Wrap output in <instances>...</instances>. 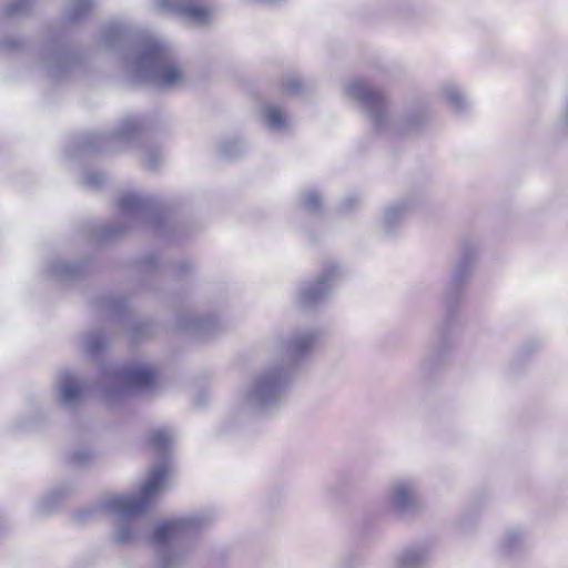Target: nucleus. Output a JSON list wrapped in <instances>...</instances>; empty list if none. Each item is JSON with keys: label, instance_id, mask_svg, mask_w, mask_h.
<instances>
[{"label": "nucleus", "instance_id": "obj_27", "mask_svg": "<svg viewBox=\"0 0 568 568\" xmlns=\"http://www.w3.org/2000/svg\"><path fill=\"white\" fill-rule=\"evenodd\" d=\"M105 347V341L101 331H93L88 333L82 341L83 351L91 355H98Z\"/></svg>", "mask_w": 568, "mask_h": 568}, {"label": "nucleus", "instance_id": "obj_41", "mask_svg": "<svg viewBox=\"0 0 568 568\" xmlns=\"http://www.w3.org/2000/svg\"><path fill=\"white\" fill-rule=\"evenodd\" d=\"M193 270V264L190 261H182L178 264L175 273L178 276L186 274Z\"/></svg>", "mask_w": 568, "mask_h": 568}, {"label": "nucleus", "instance_id": "obj_34", "mask_svg": "<svg viewBox=\"0 0 568 568\" xmlns=\"http://www.w3.org/2000/svg\"><path fill=\"white\" fill-rule=\"evenodd\" d=\"M108 138L101 134L91 133L85 136L83 149L87 151H98L102 149V142Z\"/></svg>", "mask_w": 568, "mask_h": 568}, {"label": "nucleus", "instance_id": "obj_31", "mask_svg": "<svg viewBox=\"0 0 568 568\" xmlns=\"http://www.w3.org/2000/svg\"><path fill=\"white\" fill-rule=\"evenodd\" d=\"M164 155L162 150L158 148H149L145 150L143 164L148 170H156L163 162Z\"/></svg>", "mask_w": 568, "mask_h": 568}, {"label": "nucleus", "instance_id": "obj_36", "mask_svg": "<svg viewBox=\"0 0 568 568\" xmlns=\"http://www.w3.org/2000/svg\"><path fill=\"white\" fill-rule=\"evenodd\" d=\"M150 333V325L146 323H136L131 327V338L139 341L141 337Z\"/></svg>", "mask_w": 568, "mask_h": 568}, {"label": "nucleus", "instance_id": "obj_12", "mask_svg": "<svg viewBox=\"0 0 568 568\" xmlns=\"http://www.w3.org/2000/svg\"><path fill=\"white\" fill-rule=\"evenodd\" d=\"M435 552L430 540H418L403 547L393 558L392 568H427Z\"/></svg>", "mask_w": 568, "mask_h": 568}, {"label": "nucleus", "instance_id": "obj_24", "mask_svg": "<svg viewBox=\"0 0 568 568\" xmlns=\"http://www.w3.org/2000/svg\"><path fill=\"white\" fill-rule=\"evenodd\" d=\"M470 258L466 255V258H459L456 265L453 267L449 277V284L464 287L470 277Z\"/></svg>", "mask_w": 568, "mask_h": 568}, {"label": "nucleus", "instance_id": "obj_7", "mask_svg": "<svg viewBox=\"0 0 568 568\" xmlns=\"http://www.w3.org/2000/svg\"><path fill=\"white\" fill-rule=\"evenodd\" d=\"M344 275L343 268L335 262L327 263L315 281L298 286L295 303L301 308H310L325 302Z\"/></svg>", "mask_w": 568, "mask_h": 568}, {"label": "nucleus", "instance_id": "obj_22", "mask_svg": "<svg viewBox=\"0 0 568 568\" xmlns=\"http://www.w3.org/2000/svg\"><path fill=\"white\" fill-rule=\"evenodd\" d=\"M464 296V287L447 283L442 293V304L449 315L457 312Z\"/></svg>", "mask_w": 568, "mask_h": 568}, {"label": "nucleus", "instance_id": "obj_18", "mask_svg": "<svg viewBox=\"0 0 568 568\" xmlns=\"http://www.w3.org/2000/svg\"><path fill=\"white\" fill-rule=\"evenodd\" d=\"M178 325L181 329L191 332L201 337H206L213 332L216 321L212 316L186 313L179 316Z\"/></svg>", "mask_w": 568, "mask_h": 568}, {"label": "nucleus", "instance_id": "obj_45", "mask_svg": "<svg viewBox=\"0 0 568 568\" xmlns=\"http://www.w3.org/2000/svg\"><path fill=\"white\" fill-rule=\"evenodd\" d=\"M447 351H448V348L446 346L434 345V346H432L430 355L432 356H437V355L443 356Z\"/></svg>", "mask_w": 568, "mask_h": 568}, {"label": "nucleus", "instance_id": "obj_5", "mask_svg": "<svg viewBox=\"0 0 568 568\" xmlns=\"http://www.w3.org/2000/svg\"><path fill=\"white\" fill-rule=\"evenodd\" d=\"M215 519V513L205 508L159 525L152 537L158 549V568H181L189 558V550L176 541L183 536L207 528Z\"/></svg>", "mask_w": 568, "mask_h": 568}, {"label": "nucleus", "instance_id": "obj_2", "mask_svg": "<svg viewBox=\"0 0 568 568\" xmlns=\"http://www.w3.org/2000/svg\"><path fill=\"white\" fill-rule=\"evenodd\" d=\"M170 473L169 462L162 459L151 468L138 494H114L101 499L100 510L112 519L111 544L132 547L149 539L152 524L145 513L165 488Z\"/></svg>", "mask_w": 568, "mask_h": 568}, {"label": "nucleus", "instance_id": "obj_39", "mask_svg": "<svg viewBox=\"0 0 568 568\" xmlns=\"http://www.w3.org/2000/svg\"><path fill=\"white\" fill-rule=\"evenodd\" d=\"M361 203H362V199L359 195L349 194L343 199L342 206H343V210H353V209L358 207Z\"/></svg>", "mask_w": 568, "mask_h": 568}, {"label": "nucleus", "instance_id": "obj_17", "mask_svg": "<svg viewBox=\"0 0 568 568\" xmlns=\"http://www.w3.org/2000/svg\"><path fill=\"white\" fill-rule=\"evenodd\" d=\"M437 91L440 98L457 112L465 111L469 106L467 94L455 80H445L438 85Z\"/></svg>", "mask_w": 568, "mask_h": 568}, {"label": "nucleus", "instance_id": "obj_3", "mask_svg": "<svg viewBox=\"0 0 568 568\" xmlns=\"http://www.w3.org/2000/svg\"><path fill=\"white\" fill-rule=\"evenodd\" d=\"M346 98L357 102L364 111L372 129L379 134H410L420 130L426 123V112L416 108L395 116L390 110L388 97L372 88L365 80L352 78L344 82Z\"/></svg>", "mask_w": 568, "mask_h": 568}, {"label": "nucleus", "instance_id": "obj_21", "mask_svg": "<svg viewBox=\"0 0 568 568\" xmlns=\"http://www.w3.org/2000/svg\"><path fill=\"white\" fill-rule=\"evenodd\" d=\"M48 272L54 280L68 282L74 280L81 273V268L78 264L57 261L48 266Z\"/></svg>", "mask_w": 568, "mask_h": 568}, {"label": "nucleus", "instance_id": "obj_8", "mask_svg": "<svg viewBox=\"0 0 568 568\" xmlns=\"http://www.w3.org/2000/svg\"><path fill=\"white\" fill-rule=\"evenodd\" d=\"M118 206L121 221L125 225L121 226H106L102 234L103 240H111L121 235L129 229L144 222L150 217V202L138 193L125 192L118 199Z\"/></svg>", "mask_w": 568, "mask_h": 568}, {"label": "nucleus", "instance_id": "obj_10", "mask_svg": "<svg viewBox=\"0 0 568 568\" xmlns=\"http://www.w3.org/2000/svg\"><path fill=\"white\" fill-rule=\"evenodd\" d=\"M161 11L173 12L191 27H205L215 17L213 7L203 6L196 0H154Z\"/></svg>", "mask_w": 568, "mask_h": 568}, {"label": "nucleus", "instance_id": "obj_38", "mask_svg": "<svg viewBox=\"0 0 568 568\" xmlns=\"http://www.w3.org/2000/svg\"><path fill=\"white\" fill-rule=\"evenodd\" d=\"M476 524V517L469 518L468 510H464L458 520V527L463 531H468Z\"/></svg>", "mask_w": 568, "mask_h": 568}, {"label": "nucleus", "instance_id": "obj_1", "mask_svg": "<svg viewBox=\"0 0 568 568\" xmlns=\"http://www.w3.org/2000/svg\"><path fill=\"white\" fill-rule=\"evenodd\" d=\"M316 332L313 328L294 331L273 343V359L257 369L243 387L235 409L243 417L267 416L284 404L293 369L311 353Z\"/></svg>", "mask_w": 568, "mask_h": 568}, {"label": "nucleus", "instance_id": "obj_37", "mask_svg": "<svg viewBox=\"0 0 568 568\" xmlns=\"http://www.w3.org/2000/svg\"><path fill=\"white\" fill-rule=\"evenodd\" d=\"M460 258H466V255L470 258V265L473 266L476 256L478 254V247L471 243H464L462 246Z\"/></svg>", "mask_w": 568, "mask_h": 568}, {"label": "nucleus", "instance_id": "obj_23", "mask_svg": "<svg viewBox=\"0 0 568 568\" xmlns=\"http://www.w3.org/2000/svg\"><path fill=\"white\" fill-rule=\"evenodd\" d=\"M140 123L135 119H125L123 120L114 133L110 136V139L128 143L132 141L139 133Z\"/></svg>", "mask_w": 568, "mask_h": 568}, {"label": "nucleus", "instance_id": "obj_11", "mask_svg": "<svg viewBox=\"0 0 568 568\" xmlns=\"http://www.w3.org/2000/svg\"><path fill=\"white\" fill-rule=\"evenodd\" d=\"M417 204L418 200L414 195H406L387 203L379 214L381 234L388 239L397 236Z\"/></svg>", "mask_w": 568, "mask_h": 568}, {"label": "nucleus", "instance_id": "obj_13", "mask_svg": "<svg viewBox=\"0 0 568 568\" xmlns=\"http://www.w3.org/2000/svg\"><path fill=\"white\" fill-rule=\"evenodd\" d=\"M529 531L526 527L515 525L506 528L497 540L496 549L500 557L513 558L521 554L528 542Z\"/></svg>", "mask_w": 568, "mask_h": 568}, {"label": "nucleus", "instance_id": "obj_28", "mask_svg": "<svg viewBox=\"0 0 568 568\" xmlns=\"http://www.w3.org/2000/svg\"><path fill=\"white\" fill-rule=\"evenodd\" d=\"M95 7V0H72L67 17L70 22H77Z\"/></svg>", "mask_w": 568, "mask_h": 568}, {"label": "nucleus", "instance_id": "obj_16", "mask_svg": "<svg viewBox=\"0 0 568 568\" xmlns=\"http://www.w3.org/2000/svg\"><path fill=\"white\" fill-rule=\"evenodd\" d=\"M73 55L62 48H50L42 60L43 68L51 78H60L70 68Z\"/></svg>", "mask_w": 568, "mask_h": 568}, {"label": "nucleus", "instance_id": "obj_43", "mask_svg": "<svg viewBox=\"0 0 568 568\" xmlns=\"http://www.w3.org/2000/svg\"><path fill=\"white\" fill-rule=\"evenodd\" d=\"M19 45V41L14 38L6 39L1 42L0 48L2 50H11Z\"/></svg>", "mask_w": 568, "mask_h": 568}, {"label": "nucleus", "instance_id": "obj_25", "mask_svg": "<svg viewBox=\"0 0 568 568\" xmlns=\"http://www.w3.org/2000/svg\"><path fill=\"white\" fill-rule=\"evenodd\" d=\"M69 491L70 488L67 485H60L52 488L38 501V510L42 513L51 510L59 500L68 495Z\"/></svg>", "mask_w": 568, "mask_h": 568}, {"label": "nucleus", "instance_id": "obj_29", "mask_svg": "<svg viewBox=\"0 0 568 568\" xmlns=\"http://www.w3.org/2000/svg\"><path fill=\"white\" fill-rule=\"evenodd\" d=\"M245 148L246 145L241 139L232 138L221 142L219 151L227 159H235L245 151Z\"/></svg>", "mask_w": 568, "mask_h": 568}, {"label": "nucleus", "instance_id": "obj_32", "mask_svg": "<svg viewBox=\"0 0 568 568\" xmlns=\"http://www.w3.org/2000/svg\"><path fill=\"white\" fill-rule=\"evenodd\" d=\"M304 83L302 79L295 75L287 77L282 87L281 92L285 95H297L302 92Z\"/></svg>", "mask_w": 568, "mask_h": 568}, {"label": "nucleus", "instance_id": "obj_9", "mask_svg": "<svg viewBox=\"0 0 568 568\" xmlns=\"http://www.w3.org/2000/svg\"><path fill=\"white\" fill-rule=\"evenodd\" d=\"M115 387L106 390L105 396L123 395L135 389H148L155 384L156 374L152 366L135 364L112 372Z\"/></svg>", "mask_w": 568, "mask_h": 568}, {"label": "nucleus", "instance_id": "obj_20", "mask_svg": "<svg viewBox=\"0 0 568 568\" xmlns=\"http://www.w3.org/2000/svg\"><path fill=\"white\" fill-rule=\"evenodd\" d=\"M175 433L170 427H158L150 430L148 443L150 447L160 456L164 457L175 443Z\"/></svg>", "mask_w": 568, "mask_h": 568}, {"label": "nucleus", "instance_id": "obj_40", "mask_svg": "<svg viewBox=\"0 0 568 568\" xmlns=\"http://www.w3.org/2000/svg\"><path fill=\"white\" fill-rule=\"evenodd\" d=\"M556 125L559 130H565L568 128V97L566 100L565 109H564L562 113L560 114Z\"/></svg>", "mask_w": 568, "mask_h": 568}, {"label": "nucleus", "instance_id": "obj_33", "mask_svg": "<svg viewBox=\"0 0 568 568\" xmlns=\"http://www.w3.org/2000/svg\"><path fill=\"white\" fill-rule=\"evenodd\" d=\"M541 347L542 342L539 339L527 341L519 346L516 356L518 359L526 358L541 349Z\"/></svg>", "mask_w": 568, "mask_h": 568}, {"label": "nucleus", "instance_id": "obj_15", "mask_svg": "<svg viewBox=\"0 0 568 568\" xmlns=\"http://www.w3.org/2000/svg\"><path fill=\"white\" fill-rule=\"evenodd\" d=\"M258 118L266 130L273 133H286L292 119L285 109L274 102H265L258 110Z\"/></svg>", "mask_w": 568, "mask_h": 568}, {"label": "nucleus", "instance_id": "obj_30", "mask_svg": "<svg viewBox=\"0 0 568 568\" xmlns=\"http://www.w3.org/2000/svg\"><path fill=\"white\" fill-rule=\"evenodd\" d=\"M34 0H10L6 7V14L8 17H23L32 9Z\"/></svg>", "mask_w": 568, "mask_h": 568}, {"label": "nucleus", "instance_id": "obj_42", "mask_svg": "<svg viewBox=\"0 0 568 568\" xmlns=\"http://www.w3.org/2000/svg\"><path fill=\"white\" fill-rule=\"evenodd\" d=\"M91 453L88 450H78L73 454L72 460L74 463H85L91 458Z\"/></svg>", "mask_w": 568, "mask_h": 568}, {"label": "nucleus", "instance_id": "obj_6", "mask_svg": "<svg viewBox=\"0 0 568 568\" xmlns=\"http://www.w3.org/2000/svg\"><path fill=\"white\" fill-rule=\"evenodd\" d=\"M419 481L414 476L393 478L387 486L385 505L387 510L399 519L413 517L419 511Z\"/></svg>", "mask_w": 568, "mask_h": 568}, {"label": "nucleus", "instance_id": "obj_35", "mask_svg": "<svg viewBox=\"0 0 568 568\" xmlns=\"http://www.w3.org/2000/svg\"><path fill=\"white\" fill-rule=\"evenodd\" d=\"M81 182L88 187L95 189L103 182V175L97 171H88L83 173Z\"/></svg>", "mask_w": 568, "mask_h": 568}, {"label": "nucleus", "instance_id": "obj_44", "mask_svg": "<svg viewBox=\"0 0 568 568\" xmlns=\"http://www.w3.org/2000/svg\"><path fill=\"white\" fill-rule=\"evenodd\" d=\"M143 265L145 268L151 270L158 264V257L155 255H150L143 260Z\"/></svg>", "mask_w": 568, "mask_h": 568}, {"label": "nucleus", "instance_id": "obj_14", "mask_svg": "<svg viewBox=\"0 0 568 568\" xmlns=\"http://www.w3.org/2000/svg\"><path fill=\"white\" fill-rule=\"evenodd\" d=\"M57 402L64 407H73L80 403L84 386L78 375L71 371L62 372L55 383Z\"/></svg>", "mask_w": 568, "mask_h": 568}, {"label": "nucleus", "instance_id": "obj_19", "mask_svg": "<svg viewBox=\"0 0 568 568\" xmlns=\"http://www.w3.org/2000/svg\"><path fill=\"white\" fill-rule=\"evenodd\" d=\"M133 28L125 22H112L102 30L101 42L106 48L119 47L131 39Z\"/></svg>", "mask_w": 568, "mask_h": 568}, {"label": "nucleus", "instance_id": "obj_4", "mask_svg": "<svg viewBox=\"0 0 568 568\" xmlns=\"http://www.w3.org/2000/svg\"><path fill=\"white\" fill-rule=\"evenodd\" d=\"M125 61L128 71L136 81L154 88L176 89L185 82L184 69L169 45L158 38L135 43Z\"/></svg>", "mask_w": 568, "mask_h": 568}, {"label": "nucleus", "instance_id": "obj_26", "mask_svg": "<svg viewBox=\"0 0 568 568\" xmlns=\"http://www.w3.org/2000/svg\"><path fill=\"white\" fill-rule=\"evenodd\" d=\"M300 203L306 212L317 214L322 210L323 197L316 190H306L301 193Z\"/></svg>", "mask_w": 568, "mask_h": 568}]
</instances>
